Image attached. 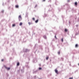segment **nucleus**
I'll list each match as a JSON object with an SVG mask.
<instances>
[{"label":"nucleus","instance_id":"1","mask_svg":"<svg viewBox=\"0 0 79 79\" xmlns=\"http://www.w3.org/2000/svg\"><path fill=\"white\" fill-rule=\"evenodd\" d=\"M19 19L20 21L21 20H22V18L21 17V15L19 16Z\"/></svg>","mask_w":79,"mask_h":79},{"label":"nucleus","instance_id":"2","mask_svg":"<svg viewBox=\"0 0 79 79\" xmlns=\"http://www.w3.org/2000/svg\"><path fill=\"white\" fill-rule=\"evenodd\" d=\"M5 68H6V69H7V70H9V69H10V68H7V67H6V66H5Z\"/></svg>","mask_w":79,"mask_h":79},{"label":"nucleus","instance_id":"3","mask_svg":"<svg viewBox=\"0 0 79 79\" xmlns=\"http://www.w3.org/2000/svg\"><path fill=\"white\" fill-rule=\"evenodd\" d=\"M55 72H56V74H58V72L57 69H56L55 70Z\"/></svg>","mask_w":79,"mask_h":79},{"label":"nucleus","instance_id":"4","mask_svg":"<svg viewBox=\"0 0 79 79\" xmlns=\"http://www.w3.org/2000/svg\"><path fill=\"white\" fill-rule=\"evenodd\" d=\"M15 7L17 8H19V6H18V5H16L15 6Z\"/></svg>","mask_w":79,"mask_h":79},{"label":"nucleus","instance_id":"5","mask_svg":"<svg viewBox=\"0 0 79 79\" xmlns=\"http://www.w3.org/2000/svg\"><path fill=\"white\" fill-rule=\"evenodd\" d=\"M75 47L76 48H77V47H78V44H76L75 46Z\"/></svg>","mask_w":79,"mask_h":79},{"label":"nucleus","instance_id":"6","mask_svg":"<svg viewBox=\"0 0 79 79\" xmlns=\"http://www.w3.org/2000/svg\"><path fill=\"white\" fill-rule=\"evenodd\" d=\"M39 21V20L38 19L35 21V23H38V22Z\"/></svg>","mask_w":79,"mask_h":79},{"label":"nucleus","instance_id":"7","mask_svg":"<svg viewBox=\"0 0 79 79\" xmlns=\"http://www.w3.org/2000/svg\"><path fill=\"white\" fill-rule=\"evenodd\" d=\"M23 25V23L21 22L20 23L19 25L20 26H22Z\"/></svg>","mask_w":79,"mask_h":79},{"label":"nucleus","instance_id":"8","mask_svg":"<svg viewBox=\"0 0 79 79\" xmlns=\"http://www.w3.org/2000/svg\"><path fill=\"white\" fill-rule=\"evenodd\" d=\"M75 5H77V2H76L75 3Z\"/></svg>","mask_w":79,"mask_h":79},{"label":"nucleus","instance_id":"9","mask_svg":"<svg viewBox=\"0 0 79 79\" xmlns=\"http://www.w3.org/2000/svg\"><path fill=\"white\" fill-rule=\"evenodd\" d=\"M28 23L29 25H31V24H32V23H31V22H28Z\"/></svg>","mask_w":79,"mask_h":79},{"label":"nucleus","instance_id":"10","mask_svg":"<svg viewBox=\"0 0 79 79\" xmlns=\"http://www.w3.org/2000/svg\"><path fill=\"white\" fill-rule=\"evenodd\" d=\"M17 66H19V63L18 62L17 64Z\"/></svg>","mask_w":79,"mask_h":79},{"label":"nucleus","instance_id":"11","mask_svg":"<svg viewBox=\"0 0 79 79\" xmlns=\"http://www.w3.org/2000/svg\"><path fill=\"white\" fill-rule=\"evenodd\" d=\"M16 26V25H15V24H13L12 25V27H14V26Z\"/></svg>","mask_w":79,"mask_h":79},{"label":"nucleus","instance_id":"12","mask_svg":"<svg viewBox=\"0 0 79 79\" xmlns=\"http://www.w3.org/2000/svg\"><path fill=\"white\" fill-rule=\"evenodd\" d=\"M48 58H49V57H48V56L46 58V60H48Z\"/></svg>","mask_w":79,"mask_h":79},{"label":"nucleus","instance_id":"13","mask_svg":"<svg viewBox=\"0 0 79 79\" xmlns=\"http://www.w3.org/2000/svg\"><path fill=\"white\" fill-rule=\"evenodd\" d=\"M61 40L62 42H63V38H62Z\"/></svg>","mask_w":79,"mask_h":79},{"label":"nucleus","instance_id":"14","mask_svg":"<svg viewBox=\"0 0 79 79\" xmlns=\"http://www.w3.org/2000/svg\"><path fill=\"white\" fill-rule=\"evenodd\" d=\"M65 32H67V29H65Z\"/></svg>","mask_w":79,"mask_h":79},{"label":"nucleus","instance_id":"15","mask_svg":"<svg viewBox=\"0 0 79 79\" xmlns=\"http://www.w3.org/2000/svg\"><path fill=\"white\" fill-rule=\"evenodd\" d=\"M2 13H3L4 12V10H2L1 11Z\"/></svg>","mask_w":79,"mask_h":79},{"label":"nucleus","instance_id":"16","mask_svg":"<svg viewBox=\"0 0 79 79\" xmlns=\"http://www.w3.org/2000/svg\"><path fill=\"white\" fill-rule=\"evenodd\" d=\"M58 54H59V55H60V51H59L58 52Z\"/></svg>","mask_w":79,"mask_h":79},{"label":"nucleus","instance_id":"17","mask_svg":"<svg viewBox=\"0 0 79 79\" xmlns=\"http://www.w3.org/2000/svg\"><path fill=\"white\" fill-rule=\"evenodd\" d=\"M39 69L40 70V69H42V68H39Z\"/></svg>","mask_w":79,"mask_h":79},{"label":"nucleus","instance_id":"18","mask_svg":"<svg viewBox=\"0 0 79 79\" xmlns=\"http://www.w3.org/2000/svg\"><path fill=\"white\" fill-rule=\"evenodd\" d=\"M55 39H57V38H56V35H55Z\"/></svg>","mask_w":79,"mask_h":79},{"label":"nucleus","instance_id":"19","mask_svg":"<svg viewBox=\"0 0 79 79\" xmlns=\"http://www.w3.org/2000/svg\"><path fill=\"white\" fill-rule=\"evenodd\" d=\"M69 79H73V77H70L69 78Z\"/></svg>","mask_w":79,"mask_h":79},{"label":"nucleus","instance_id":"20","mask_svg":"<svg viewBox=\"0 0 79 79\" xmlns=\"http://www.w3.org/2000/svg\"><path fill=\"white\" fill-rule=\"evenodd\" d=\"M32 19L34 21L35 20V19L34 18H32Z\"/></svg>","mask_w":79,"mask_h":79},{"label":"nucleus","instance_id":"21","mask_svg":"<svg viewBox=\"0 0 79 79\" xmlns=\"http://www.w3.org/2000/svg\"><path fill=\"white\" fill-rule=\"evenodd\" d=\"M1 60H2V61H3L4 60H3V59H2Z\"/></svg>","mask_w":79,"mask_h":79},{"label":"nucleus","instance_id":"22","mask_svg":"<svg viewBox=\"0 0 79 79\" xmlns=\"http://www.w3.org/2000/svg\"><path fill=\"white\" fill-rule=\"evenodd\" d=\"M45 0H43V2H45Z\"/></svg>","mask_w":79,"mask_h":79},{"label":"nucleus","instance_id":"23","mask_svg":"<svg viewBox=\"0 0 79 79\" xmlns=\"http://www.w3.org/2000/svg\"><path fill=\"white\" fill-rule=\"evenodd\" d=\"M45 39H46L47 38V37H46V36H45Z\"/></svg>","mask_w":79,"mask_h":79},{"label":"nucleus","instance_id":"24","mask_svg":"<svg viewBox=\"0 0 79 79\" xmlns=\"http://www.w3.org/2000/svg\"><path fill=\"white\" fill-rule=\"evenodd\" d=\"M78 66H79V63L78 64Z\"/></svg>","mask_w":79,"mask_h":79}]
</instances>
